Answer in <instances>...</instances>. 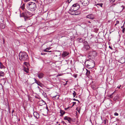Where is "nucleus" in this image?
<instances>
[{
	"label": "nucleus",
	"mask_w": 125,
	"mask_h": 125,
	"mask_svg": "<svg viewBox=\"0 0 125 125\" xmlns=\"http://www.w3.org/2000/svg\"><path fill=\"white\" fill-rule=\"evenodd\" d=\"M19 58L21 61H27L28 59V55L25 52H21L19 53Z\"/></svg>",
	"instance_id": "obj_1"
},
{
	"label": "nucleus",
	"mask_w": 125,
	"mask_h": 125,
	"mask_svg": "<svg viewBox=\"0 0 125 125\" xmlns=\"http://www.w3.org/2000/svg\"><path fill=\"white\" fill-rule=\"evenodd\" d=\"M86 67L89 69H92L95 66V62L92 60L87 61L85 63Z\"/></svg>",
	"instance_id": "obj_2"
},
{
	"label": "nucleus",
	"mask_w": 125,
	"mask_h": 125,
	"mask_svg": "<svg viewBox=\"0 0 125 125\" xmlns=\"http://www.w3.org/2000/svg\"><path fill=\"white\" fill-rule=\"evenodd\" d=\"M28 4L31 10L34 11L36 9V5L35 3L33 2H29Z\"/></svg>",
	"instance_id": "obj_3"
},
{
	"label": "nucleus",
	"mask_w": 125,
	"mask_h": 125,
	"mask_svg": "<svg viewBox=\"0 0 125 125\" xmlns=\"http://www.w3.org/2000/svg\"><path fill=\"white\" fill-rule=\"evenodd\" d=\"M80 8V5L78 3H75L72 6L71 9H72V10H74V11L77 10Z\"/></svg>",
	"instance_id": "obj_4"
},
{
	"label": "nucleus",
	"mask_w": 125,
	"mask_h": 125,
	"mask_svg": "<svg viewBox=\"0 0 125 125\" xmlns=\"http://www.w3.org/2000/svg\"><path fill=\"white\" fill-rule=\"evenodd\" d=\"M80 2L84 6L87 5L89 3V0H80Z\"/></svg>",
	"instance_id": "obj_5"
},
{
	"label": "nucleus",
	"mask_w": 125,
	"mask_h": 125,
	"mask_svg": "<svg viewBox=\"0 0 125 125\" xmlns=\"http://www.w3.org/2000/svg\"><path fill=\"white\" fill-rule=\"evenodd\" d=\"M84 46L83 47V49L84 50H87L90 47L88 45V43L86 41H85L84 42Z\"/></svg>",
	"instance_id": "obj_6"
},
{
	"label": "nucleus",
	"mask_w": 125,
	"mask_h": 125,
	"mask_svg": "<svg viewBox=\"0 0 125 125\" xmlns=\"http://www.w3.org/2000/svg\"><path fill=\"white\" fill-rule=\"evenodd\" d=\"M20 17H23L24 18L25 21L27 20L29 18V17L27 16L26 13H23L20 14Z\"/></svg>",
	"instance_id": "obj_7"
},
{
	"label": "nucleus",
	"mask_w": 125,
	"mask_h": 125,
	"mask_svg": "<svg viewBox=\"0 0 125 125\" xmlns=\"http://www.w3.org/2000/svg\"><path fill=\"white\" fill-rule=\"evenodd\" d=\"M118 62L122 64L125 62V58L124 57H122L119 60Z\"/></svg>",
	"instance_id": "obj_8"
},
{
	"label": "nucleus",
	"mask_w": 125,
	"mask_h": 125,
	"mask_svg": "<svg viewBox=\"0 0 125 125\" xmlns=\"http://www.w3.org/2000/svg\"><path fill=\"white\" fill-rule=\"evenodd\" d=\"M86 17L91 19H93L95 17L94 15L93 14H90L86 16Z\"/></svg>",
	"instance_id": "obj_9"
},
{
	"label": "nucleus",
	"mask_w": 125,
	"mask_h": 125,
	"mask_svg": "<svg viewBox=\"0 0 125 125\" xmlns=\"http://www.w3.org/2000/svg\"><path fill=\"white\" fill-rule=\"evenodd\" d=\"M46 103L43 100H42L39 101L38 103V104L40 106H41L45 104Z\"/></svg>",
	"instance_id": "obj_10"
},
{
	"label": "nucleus",
	"mask_w": 125,
	"mask_h": 125,
	"mask_svg": "<svg viewBox=\"0 0 125 125\" xmlns=\"http://www.w3.org/2000/svg\"><path fill=\"white\" fill-rule=\"evenodd\" d=\"M37 74L38 77L40 79L42 78L44 75V74L42 73H39Z\"/></svg>",
	"instance_id": "obj_11"
},
{
	"label": "nucleus",
	"mask_w": 125,
	"mask_h": 125,
	"mask_svg": "<svg viewBox=\"0 0 125 125\" xmlns=\"http://www.w3.org/2000/svg\"><path fill=\"white\" fill-rule=\"evenodd\" d=\"M33 114L34 116L36 118L38 119L39 118V115L38 113L34 112Z\"/></svg>",
	"instance_id": "obj_12"
},
{
	"label": "nucleus",
	"mask_w": 125,
	"mask_h": 125,
	"mask_svg": "<svg viewBox=\"0 0 125 125\" xmlns=\"http://www.w3.org/2000/svg\"><path fill=\"white\" fill-rule=\"evenodd\" d=\"M69 13L72 15H75V11L74 10H72L71 9L69 11Z\"/></svg>",
	"instance_id": "obj_13"
},
{
	"label": "nucleus",
	"mask_w": 125,
	"mask_h": 125,
	"mask_svg": "<svg viewBox=\"0 0 125 125\" xmlns=\"http://www.w3.org/2000/svg\"><path fill=\"white\" fill-rule=\"evenodd\" d=\"M69 54V53L66 51L63 52L62 54V57H64L65 56L68 55Z\"/></svg>",
	"instance_id": "obj_14"
},
{
	"label": "nucleus",
	"mask_w": 125,
	"mask_h": 125,
	"mask_svg": "<svg viewBox=\"0 0 125 125\" xmlns=\"http://www.w3.org/2000/svg\"><path fill=\"white\" fill-rule=\"evenodd\" d=\"M64 119L67 120L69 123H70L71 121V119L70 117L67 116H65L64 117Z\"/></svg>",
	"instance_id": "obj_15"
},
{
	"label": "nucleus",
	"mask_w": 125,
	"mask_h": 125,
	"mask_svg": "<svg viewBox=\"0 0 125 125\" xmlns=\"http://www.w3.org/2000/svg\"><path fill=\"white\" fill-rule=\"evenodd\" d=\"M90 53L92 55L94 56H96L97 53L96 52L94 51H91L90 52Z\"/></svg>",
	"instance_id": "obj_16"
},
{
	"label": "nucleus",
	"mask_w": 125,
	"mask_h": 125,
	"mask_svg": "<svg viewBox=\"0 0 125 125\" xmlns=\"http://www.w3.org/2000/svg\"><path fill=\"white\" fill-rule=\"evenodd\" d=\"M81 13V12L79 10L75 11V15H78Z\"/></svg>",
	"instance_id": "obj_17"
},
{
	"label": "nucleus",
	"mask_w": 125,
	"mask_h": 125,
	"mask_svg": "<svg viewBox=\"0 0 125 125\" xmlns=\"http://www.w3.org/2000/svg\"><path fill=\"white\" fill-rule=\"evenodd\" d=\"M77 41L79 42H82L83 41V39L81 38H77Z\"/></svg>",
	"instance_id": "obj_18"
},
{
	"label": "nucleus",
	"mask_w": 125,
	"mask_h": 125,
	"mask_svg": "<svg viewBox=\"0 0 125 125\" xmlns=\"http://www.w3.org/2000/svg\"><path fill=\"white\" fill-rule=\"evenodd\" d=\"M60 113L61 114L60 116H62L64 114L65 112L63 110H61L60 111Z\"/></svg>",
	"instance_id": "obj_19"
},
{
	"label": "nucleus",
	"mask_w": 125,
	"mask_h": 125,
	"mask_svg": "<svg viewBox=\"0 0 125 125\" xmlns=\"http://www.w3.org/2000/svg\"><path fill=\"white\" fill-rule=\"evenodd\" d=\"M119 98V95H117L115 96L114 98V100L115 101H116Z\"/></svg>",
	"instance_id": "obj_20"
},
{
	"label": "nucleus",
	"mask_w": 125,
	"mask_h": 125,
	"mask_svg": "<svg viewBox=\"0 0 125 125\" xmlns=\"http://www.w3.org/2000/svg\"><path fill=\"white\" fill-rule=\"evenodd\" d=\"M23 70L25 72L27 73H28L29 69L27 68L24 67L23 69Z\"/></svg>",
	"instance_id": "obj_21"
},
{
	"label": "nucleus",
	"mask_w": 125,
	"mask_h": 125,
	"mask_svg": "<svg viewBox=\"0 0 125 125\" xmlns=\"http://www.w3.org/2000/svg\"><path fill=\"white\" fill-rule=\"evenodd\" d=\"M0 68L1 69H3L4 68V66L0 62Z\"/></svg>",
	"instance_id": "obj_22"
},
{
	"label": "nucleus",
	"mask_w": 125,
	"mask_h": 125,
	"mask_svg": "<svg viewBox=\"0 0 125 125\" xmlns=\"http://www.w3.org/2000/svg\"><path fill=\"white\" fill-rule=\"evenodd\" d=\"M86 70L87 71V72L86 73V74L87 76L89 75L90 74V71L88 70L87 69H86Z\"/></svg>",
	"instance_id": "obj_23"
},
{
	"label": "nucleus",
	"mask_w": 125,
	"mask_h": 125,
	"mask_svg": "<svg viewBox=\"0 0 125 125\" xmlns=\"http://www.w3.org/2000/svg\"><path fill=\"white\" fill-rule=\"evenodd\" d=\"M4 75V73L2 71L0 72V76H3Z\"/></svg>",
	"instance_id": "obj_24"
},
{
	"label": "nucleus",
	"mask_w": 125,
	"mask_h": 125,
	"mask_svg": "<svg viewBox=\"0 0 125 125\" xmlns=\"http://www.w3.org/2000/svg\"><path fill=\"white\" fill-rule=\"evenodd\" d=\"M103 5V4L102 3H98V4H97V5H98V6H97L98 7H99V6H100L101 7H102V5Z\"/></svg>",
	"instance_id": "obj_25"
},
{
	"label": "nucleus",
	"mask_w": 125,
	"mask_h": 125,
	"mask_svg": "<svg viewBox=\"0 0 125 125\" xmlns=\"http://www.w3.org/2000/svg\"><path fill=\"white\" fill-rule=\"evenodd\" d=\"M76 110L78 112L79 114L80 113V108H79L78 107H77L76 109Z\"/></svg>",
	"instance_id": "obj_26"
},
{
	"label": "nucleus",
	"mask_w": 125,
	"mask_h": 125,
	"mask_svg": "<svg viewBox=\"0 0 125 125\" xmlns=\"http://www.w3.org/2000/svg\"><path fill=\"white\" fill-rule=\"evenodd\" d=\"M73 97H74L76 94V93L75 92V91H73Z\"/></svg>",
	"instance_id": "obj_27"
},
{
	"label": "nucleus",
	"mask_w": 125,
	"mask_h": 125,
	"mask_svg": "<svg viewBox=\"0 0 125 125\" xmlns=\"http://www.w3.org/2000/svg\"><path fill=\"white\" fill-rule=\"evenodd\" d=\"M24 64L26 65L27 66L28 65V63L27 62H25L24 63Z\"/></svg>",
	"instance_id": "obj_28"
},
{
	"label": "nucleus",
	"mask_w": 125,
	"mask_h": 125,
	"mask_svg": "<svg viewBox=\"0 0 125 125\" xmlns=\"http://www.w3.org/2000/svg\"><path fill=\"white\" fill-rule=\"evenodd\" d=\"M114 115L115 116H118V115L119 114L118 113H117L116 112H115L114 113Z\"/></svg>",
	"instance_id": "obj_29"
},
{
	"label": "nucleus",
	"mask_w": 125,
	"mask_h": 125,
	"mask_svg": "<svg viewBox=\"0 0 125 125\" xmlns=\"http://www.w3.org/2000/svg\"><path fill=\"white\" fill-rule=\"evenodd\" d=\"M37 83L38 85L40 86H41V85L42 84V83L39 82H38Z\"/></svg>",
	"instance_id": "obj_30"
},
{
	"label": "nucleus",
	"mask_w": 125,
	"mask_h": 125,
	"mask_svg": "<svg viewBox=\"0 0 125 125\" xmlns=\"http://www.w3.org/2000/svg\"><path fill=\"white\" fill-rule=\"evenodd\" d=\"M116 23L115 24V26L116 25L119 24V21H116Z\"/></svg>",
	"instance_id": "obj_31"
},
{
	"label": "nucleus",
	"mask_w": 125,
	"mask_h": 125,
	"mask_svg": "<svg viewBox=\"0 0 125 125\" xmlns=\"http://www.w3.org/2000/svg\"><path fill=\"white\" fill-rule=\"evenodd\" d=\"M54 97H56L57 99H58L59 97V95H56V96H55Z\"/></svg>",
	"instance_id": "obj_32"
},
{
	"label": "nucleus",
	"mask_w": 125,
	"mask_h": 125,
	"mask_svg": "<svg viewBox=\"0 0 125 125\" xmlns=\"http://www.w3.org/2000/svg\"><path fill=\"white\" fill-rule=\"evenodd\" d=\"M106 119H105L103 121V123L105 124H106Z\"/></svg>",
	"instance_id": "obj_33"
},
{
	"label": "nucleus",
	"mask_w": 125,
	"mask_h": 125,
	"mask_svg": "<svg viewBox=\"0 0 125 125\" xmlns=\"http://www.w3.org/2000/svg\"><path fill=\"white\" fill-rule=\"evenodd\" d=\"M72 0H67L66 1L68 3H69Z\"/></svg>",
	"instance_id": "obj_34"
},
{
	"label": "nucleus",
	"mask_w": 125,
	"mask_h": 125,
	"mask_svg": "<svg viewBox=\"0 0 125 125\" xmlns=\"http://www.w3.org/2000/svg\"><path fill=\"white\" fill-rule=\"evenodd\" d=\"M125 28H123V29L122 30V31L123 33H124L125 31Z\"/></svg>",
	"instance_id": "obj_35"
},
{
	"label": "nucleus",
	"mask_w": 125,
	"mask_h": 125,
	"mask_svg": "<svg viewBox=\"0 0 125 125\" xmlns=\"http://www.w3.org/2000/svg\"><path fill=\"white\" fill-rule=\"evenodd\" d=\"M3 81V83H4V84L6 82V81L5 80H4V79H2L1 80V81Z\"/></svg>",
	"instance_id": "obj_36"
},
{
	"label": "nucleus",
	"mask_w": 125,
	"mask_h": 125,
	"mask_svg": "<svg viewBox=\"0 0 125 125\" xmlns=\"http://www.w3.org/2000/svg\"><path fill=\"white\" fill-rule=\"evenodd\" d=\"M34 80L35 81V82L36 83H38V81H37L36 80V79H35V78H34Z\"/></svg>",
	"instance_id": "obj_37"
},
{
	"label": "nucleus",
	"mask_w": 125,
	"mask_h": 125,
	"mask_svg": "<svg viewBox=\"0 0 125 125\" xmlns=\"http://www.w3.org/2000/svg\"><path fill=\"white\" fill-rule=\"evenodd\" d=\"M75 104H76V102H73V105L72 107L74 105H75Z\"/></svg>",
	"instance_id": "obj_38"
},
{
	"label": "nucleus",
	"mask_w": 125,
	"mask_h": 125,
	"mask_svg": "<svg viewBox=\"0 0 125 125\" xmlns=\"http://www.w3.org/2000/svg\"><path fill=\"white\" fill-rule=\"evenodd\" d=\"M30 0H24V1L25 2H27L29 1H30Z\"/></svg>",
	"instance_id": "obj_39"
},
{
	"label": "nucleus",
	"mask_w": 125,
	"mask_h": 125,
	"mask_svg": "<svg viewBox=\"0 0 125 125\" xmlns=\"http://www.w3.org/2000/svg\"><path fill=\"white\" fill-rule=\"evenodd\" d=\"M47 49H46V48L45 49H44V52H48V51H47Z\"/></svg>",
	"instance_id": "obj_40"
},
{
	"label": "nucleus",
	"mask_w": 125,
	"mask_h": 125,
	"mask_svg": "<svg viewBox=\"0 0 125 125\" xmlns=\"http://www.w3.org/2000/svg\"><path fill=\"white\" fill-rule=\"evenodd\" d=\"M5 27V26L4 25H3L2 26V28H4Z\"/></svg>",
	"instance_id": "obj_41"
},
{
	"label": "nucleus",
	"mask_w": 125,
	"mask_h": 125,
	"mask_svg": "<svg viewBox=\"0 0 125 125\" xmlns=\"http://www.w3.org/2000/svg\"><path fill=\"white\" fill-rule=\"evenodd\" d=\"M5 40L4 39H3V43L4 44L5 43Z\"/></svg>",
	"instance_id": "obj_42"
},
{
	"label": "nucleus",
	"mask_w": 125,
	"mask_h": 125,
	"mask_svg": "<svg viewBox=\"0 0 125 125\" xmlns=\"http://www.w3.org/2000/svg\"><path fill=\"white\" fill-rule=\"evenodd\" d=\"M88 57L89 59H91V56L90 55H89L88 56Z\"/></svg>",
	"instance_id": "obj_43"
},
{
	"label": "nucleus",
	"mask_w": 125,
	"mask_h": 125,
	"mask_svg": "<svg viewBox=\"0 0 125 125\" xmlns=\"http://www.w3.org/2000/svg\"><path fill=\"white\" fill-rule=\"evenodd\" d=\"M51 49V47H49L46 48V49H47L48 50H49Z\"/></svg>",
	"instance_id": "obj_44"
},
{
	"label": "nucleus",
	"mask_w": 125,
	"mask_h": 125,
	"mask_svg": "<svg viewBox=\"0 0 125 125\" xmlns=\"http://www.w3.org/2000/svg\"><path fill=\"white\" fill-rule=\"evenodd\" d=\"M1 22H2L1 23L2 24L3 23V21L2 20H1Z\"/></svg>",
	"instance_id": "obj_45"
},
{
	"label": "nucleus",
	"mask_w": 125,
	"mask_h": 125,
	"mask_svg": "<svg viewBox=\"0 0 125 125\" xmlns=\"http://www.w3.org/2000/svg\"><path fill=\"white\" fill-rule=\"evenodd\" d=\"M113 94V93L112 94H111L110 95V97L112 98L113 97V96H112V95Z\"/></svg>",
	"instance_id": "obj_46"
},
{
	"label": "nucleus",
	"mask_w": 125,
	"mask_h": 125,
	"mask_svg": "<svg viewBox=\"0 0 125 125\" xmlns=\"http://www.w3.org/2000/svg\"><path fill=\"white\" fill-rule=\"evenodd\" d=\"M111 1H112V2H113L115 0H111Z\"/></svg>",
	"instance_id": "obj_47"
},
{
	"label": "nucleus",
	"mask_w": 125,
	"mask_h": 125,
	"mask_svg": "<svg viewBox=\"0 0 125 125\" xmlns=\"http://www.w3.org/2000/svg\"><path fill=\"white\" fill-rule=\"evenodd\" d=\"M109 48L111 49H112V47H111L110 46H109Z\"/></svg>",
	"instance_id": "obj_48"
},
{
	"label": "nucleus",
	"mask_w": 125,
	"mask_h": 125,
	"mask_svg": "<svg viewBox=\"0 0 125 125\" xmlns=\"http://www.w3.org/2000/svg\"><path fill=\"white\" fill-rule=\"evenodd\" d=\"M22 10H23L24 8V7L22 6Z\"/></svg>",
	"instance_id": "obj_49"
},
{
	"label": "nucleus",
	"mask_w": 125,
	"mask_h": 125,
	"mask_svg": "<svg viewBox=\"0 0 125 125\" xmlns=\"http://www.w3.org/2000/svg\"><path fill=\"white\" fill-rule=\"evenodd\" d=\"M121 85H120L119 86H118L117 87V88H120V87H121Z\"/></svg>",
	"instance_id": "obj_50"
},
{
	"label": "nucleus",
	"mask_w": 125,
	"mask_h": 125,
	"mask_svg": "<svg viewBox=\"0 0 125 125\" xmlns=\"http://www.w3.org/2000/svg\"><path fill=\"white\" fill-rule=\"evenodd\" d=\"M121 7H123V9H122V10H123L124 9V7H123V6H121Z\"/></svg>",
	"instance_id": "obj_51"
},
{
	"label": "nucleus",
	"mask_w": 125,
	"mask_h": 125,
	"mask_svg": "<svg viewBox=\"0 0 125 125\" xmlns=\"http://www.w3.org/2000/svg\"><path fill=\"white\" fill-rule=\"evenodd\" d=\"M14 110H13L12 111V113H13V112H14Z\"/></svg>",
	"instance_id": "obj_52"
},
{
	"label": "nucleus",
	"mask_w": 125,
	"mask_h": 125,
	"mask_svg": "<svg viewBox=\"0 0 125 125\" xmlns=\"http://www.w3.org/2000/svg\"><path fill=\"white\" fill-rule=\"evenodd\" d=\"M73 99L74 101H75L76 100V99L75 98Z\"/></svg>",
	"instance_id": "obj_53"
},
{
	"label": "nucleus",
	"mask_w": 125,
	"mask_h": 125,
	"mask_svg": "<svg viewBox=\"0 0 125 125\" xmlns=\"http://www.w3.org/2000/svg\"><path fill=\"white\" fill-rule=\"evenodd\" d=\"M46 109L47 110H48V107L47 106H46Z\"/></svg>",
	"instance_id": "obj_54"
},
{
	"label": "nucleus",
	"mask_w": 125,
	"mask_h": 125,
	"mask_svg": "<svg viewBox=\"0 0 125 125\" xmlns=\"http://www.w3.org/2000/svg\"><path fill=\"white\" fill-rule=\"evenodd\" d=\"M75 101H78L79 102V101L78 100L76 99V100Z\"/></svg>",
	"instance_id": "obj_55"
},
{
	"label": "nucleus",
	"mask_w": 125,
	"mask_h": 125,
	"mask_svg": "<svg viewBox=\"0 0 125 125\" xmlns=\"http://www.w3.org/2000/svg\"><path fill=\"white\" fill-rule=\"evenodd\" d=\"M48 52H52V51H48Z\"/></svg>",
	"instance_id": "obj_56"
},
{
	"label": "nucleus",
	"mask_w": 125,
	"mask_h": 125,
	"mask_svg": "<svg viewBox=\"0 0 125 125\" xmlns=\"http://www.w3.org/2000/svg\"><path fill=\"white\" fill-rule=\"evenodd\" d=\"M62 122L63 123V124L64 123V122L63 121H62Z\"/></svg>",
	"instance_id": "obj_57"
},
{
	"label": "nucleus",
	"mask_w": 125,
	"mask_h": 125,
	"mask_svg": "<svg viewBox=\"0 0 125 125\" xmlns=\"http://www.w3.org/2000/svg\"><path fill=\"white\" fill-rule=\"evenodd\" d=\"M88 23H91V22H90V21H88Z\"/></svg>",
	"instance_id": "obj_58"
},
{
	"label": "nucleus",
	"mask_w": 125,
	"mask_h": 125,
	"mask_svg": "<svg viewBox=\"0 0 125 125\" xmlns=\"http://www.w3.org/2000/svg\"><path fill=\"white\" fill-rule=\"evenodd\" d=\"M76 77H77L76 75H75V78H76Z\"/></svg>",
	"instance_id": "obj_59"
},
{
	"label": "nucleus",
	"mask_w": 125,
	"mask_h": 125,
	"mask_svg": "<svg viewBox=\"0 0 125 125\" xmlns=\"http://www.w3.org/2000/svg\"><path fill=\"white\" fill-rule=\"evenodd\" d=\"M123 26H122L121 27V28H123Z\"/></svg>",
	"instance_id": "obj_60"
},
{
	"label": "nucleus",
	"mask_w": 125,
	"mask_h": 125,
	"mask_svg": "<svg viewBox=\"0 0 125 125\" xmlns=\"http://www.w3.org/2000/svg\"><path fill=\"white\" fill-rule=\"evenodd\" d=\"M58 122H56V123L57 124H58Z\"/></svg>",
	"instance_id": "obj_61"
},
{
	"label": "nucleus",
	"mask_w": 125,
	"mask_h": 125,
	"mask_svg": "<svg viewBox=\"0 0 125 125\" xmlns=\"http://www.w3.org/2000/svg\"><path fill=\"white\" fill-rule=\"evenodd\" d=\"M124 43L125 44V41L124 42Z\"/></svg>",
	"instance_id": "obj_62"
},
{
	"label": "nucleus",
	"mask_w": 125,
	"mask_h": 125,
	"mask_svg": "<svg viewBox=\"0 0 125 125\" xmlns=\"http://www.w3.org/2000/svg\"><path fill=\"white\" fill-rule=\"evenodd\" d=\"M41 54L42 55H43V54L42 53H41Z\"/></svg>",
	"instance_id": "obj_63"
},
{
	"label": "nucleus",
	"mask_w": 125,
	"mask_h": 125,
	"mask_svg": "<svg viewBox=\"0 0 125 125\" xmlns=\"http://www.w3.org/2000/svg\"><path fill=\"white\" fill-rule=\"evenodd\" d=\"M58 125H60V124H59Z\"/></svg>",
	"instance_id": "obj_64"
}]
</instances>
